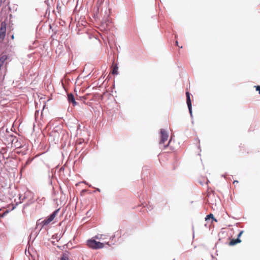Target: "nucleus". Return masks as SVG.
Returning a JSON list of instances; mask_svg holds the SVG:
<instances>
[{
    "label": "nucleus",
    "mask_w": 260,
    "mask_h": 260,
    "mask_svg": "<svg viewBox=\"0 0 260 260\" xmlns=\"http://www.w3.org/2000/svg\"><path fill=\"white\" fill-rule=\"evenodd\" d=\"M243 233V231H240L239 234L238 235V238H237L239 239V238L241 236V235H242Z\"/></svg>",
    "instance_id": "obj_15"
},
{
    "label": "nucleus",
    "mask_w": 260,
    "mask_h": 260,
    "mask_svg": "<svg viewBox=\"0 0 260 260\" xmlns=\"http://www.w3.org/2000/svg\"><path fill=\"white\" fill-rule=\"evenodd\" d=\"M117 67H116V65H115V68H114V70H115V75H116L117 74Z\"/></svg>",
    "instance_id": "obj_16"
},
{
    "label": "nucleus",
    "mask_w": 260,
    "mask_h": 260,
    "mask_svg": "<svg viewBox=\"0 0 260 260\" xmlns=\"http://www.w3.org/2000/svg\"><path fill=\"white\" fill-rule=\"evenodd\" d=\"M114 60L112 61L111 67L110 68V75H114Z\"/></svg>",
    "instance_id": "obj_11"
},
{
    "label": "nucleus",
    "mask_w": 260,
    "mask_h": 260,
    "mask_svg": "<svg viewBox=\"0 0 260 260\" xmlns=\"http://www.w3.org/2000/svg\"><path fill=\"white\" fill-rule=\"evenodd\" d=\"M241 242V240L239 238H237L236 239H232L230 242L229 245L233 246V245H236L237 243H240Z\"/></svg>",
    "instance_id": "obj_8"
},
{
    "label": "nucleus",
    "mask_w": 260,
    "mask_h": 260,
    "mask_svg": "<svg viewBox=\"0 0 260 260\" xmlns=\"http://www.w3.org/2000/svg\"><path fill=\"white\" fill-rule=\"evenodd\" d=\"M105 244L109 245L108 242L96 241L94 239H90V240H88L87 242V245H88V246L89 248L94 249L102 248L104 247Z\"/></svg>",
    "instance_id": "obj_1"
},
{
    "label": "nucleus",
    "mask_w": 260,
    "mask_h": 260,
    "mask_svg": "<svg viewBox=\"0 0 260 260\" xmlns=\"http://www.w3.org/2000/svg\"><path fill=\"white\" fill-rule=\"evenodd\" d=\"M7 57L6 55H3L0 58V66H2L4 61L7 59Z\"/></svg>",
    "instance_id": "obj_9"
},
{
    "label": "nucleus",
    "mask_w": 260,
    "mask_h": 260,
    "mask_svg": "<svg viewBox=\"0 0 260 260\" xmlns=\"http://www.w3.org/2000/svg\"><path fill=\"white\" fill-rule=\"evenodd\" d=\"M103 235H98L95 237V238L99 240H102L103 242L104 238H103Z\"/></svg>",
    "instance_id": "obj_13"
},
{
    "label": "nucleus",
    "mask_w": 260,
    "mask_h": 260,
    "mask_svg": "<svg viewBox=\"0 0 260 260\" xmlns=\"http://www.w3.org/2000/svg\"><path fill=\"white\" fill-rule=\"evenodd\" d=\"M59 210V209L56 210L47 219H45L41 221V224L42 225V226H43L48 225L51 221H52L56 216Z\"/></svg>",
    "instance_id": "obj_3"
},
{
    "label": "nucleus",
    "mask_w": 260,
    "mask_h": 260,
    "mask_svg": "<svg viewBox=\"0 0 260 260\" xmlns=\"http://www.w3.org/2000/svg\"><path fill=\"white\" fill-rule=\"evenodd\" d=\"M186 103L189 111L190 114L191 115L192 114V107H191V102L190 96V93L188 91L186 92Z\"/></svg>",
    "instance_id": "obj_5"
},
{
    "label": "nucleus",
    "mask_w": 260,
    "mask_h": 260,
    "mask_svg": "<svg viewBox=\"0 0 260 260\" xmlns=\"http://www.w3.org/2000/svg\"><path fill=\"white\" fill-rule=\"evenodd\" d=\"M69 257L67 254H64L61 257L60 260H69Z\"/></svg>",
    "instance_id": "obj_12"
},
{
    "label": "nucleus",
    "mask_w": 260,
    "mask_h": 260,
    "mask_svg": "<svg viewBox=\"0 0 260 260\" xmlns=\"http://www.w3.org/2000/svg\"><path fill=\"white\" fill-rule=\"evenodd\" d=\"M176 45L177 46H178V47H180V46L178 45V41H176Z\"/></svg>",
    "instance_id": "obj_17"
},
{
    "label": "nucleus",
    "mask_w": 260,
    "mask_h": 260,
    "mask_svg": "<svg viewBox=\"0 0 260 260\" xmlns=\"http://www.w3.org/2000/svg\"><path fill=\"white\" fill-rule=\"evenodd\" d=\"M255 87L256 88V90L258 91L259 94H260V86L259 85L255 86Z\"/></svg>",
    "instance_id": "obj_14"
},
{
    "label": "nucleus",
    "mask_w": 260,
    "mask_h": 260,
    "mask_svg": "<svg viewBox=\"0 0 260 260\" xmlns=\"http://www.w3.org/2000/svg\"><path fill=\"white\" fill-rule=\"evenodd\" d=\"M50 137H55V139H54V141H56L57 142L58 141L60 135L56 131H52L50 133Z\"/></svg>",
    "instance_id": "obj_7"
},
{
    "label": "nucleus",
    "mask_w": 260,
    "mask_h": 260,
    "mask_svg": "<svg viewBox=\"0 0 260 260\" xmlns=\"http://www.w3.org/2000/svg\"><path fill=\"white\" fill-rule=\"evenodd\" d=\"M6 32V23L5 22H3L1 24L0 28V39L3 41L5 39Z\"/></svg>",
    "instance_id": "obj_4"
},
{
    "label": "nucleus",
    "mask_w": 260,
    "mask_h": 260,
    "mask_svg": "<svg viewBox=\"0 0 260 260\" xmlns=\"http://www.w3.org/2000/svg\"><path fill=\"white\" fill-rule=\"evenodd\" d=\"M68 99L69 102H72L73 106L77 105V102L75 101L74 96L72 93H69L68 94Z\"/></svg>",
    "instance_id": "obj_6"
},
{
    "label": "nucleus",
    "mask_w": 260,
    "mask_h": 260,
    "mask_svg": "<svg viewBox=\"0 0 260 260\" xmlns=\"http://www.w3.org/2000/svg\"><path fill=\"white\" fill-rule=\"evenodd\" d=\"M160 140L159 142L160 145H164V148H166L168 146L170 142V141L168 142V144L165 145V142L168 140L169 135L168 133L164 129H160Z\"/></svg>",
    "instance_id": "obj_2"
},
{
    "label": "nucleus",
    "mask_w": 260,
    "mask_h": 260,
    "mask_svg": "<svg viewBox=\"0 0 260 260\" xmlns=\"http://www.w3.org/2000/svg\"><path fill=\"white\" fill-rule=\"evenodd\" d=\"M210 218H212L213 220L217 221V220L215 218H214L213 215L211 213L207 215L206 217L205 218V219L206 220H207Z\"/></svg>",
    "instance_id": "obj_10"
}]
</instances>
